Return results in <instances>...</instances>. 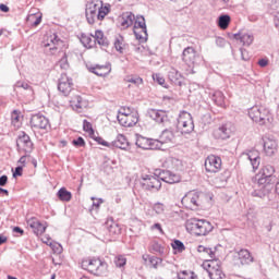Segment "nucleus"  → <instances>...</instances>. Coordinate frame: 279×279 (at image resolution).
Instances as JSON below:
<instances>
[{"label": "nucleus", "instance_id": "774afa93", "mask_svg": "<svg viewBox=\"0 0 279 279\" xmlns=\"http://www.w3.org/2000/svg\"><path fill=\"white\" fill-rule=\"evenodd\" d=\"M275 25L279 28V12L275 15Z\"/></svg>", "mask_w": 279, "mask_h": 279}, {"label": "nucleus", "instance_id": "ddd939ff", "mask_svg": "<svg viewBox=\"0 0 279 279\" xmlns=\"http://www.w3.org/2000/svg\"><path fill=\"white\" fill-rule=\"evenodd\" d=\"M205 169L207 173H219L221 171V158L210 155L205 160Z\"/></svg>", "mask_w": 279, "mask_h": 279}, {"label": "nucleus", "instance_id": "f3484780", "mask_svg": "<svg viewBox=\"0 0 279 279\" xmlns=\"http://www.w3.org/2000/svg\"><path fill=\"white\" fill-rule=\"evenodd\" d=\"M162 167L172 171H182L184 169V162L175 157H167L162 162Z\"/></svg>", "mask_w": 279, "mask_h": 279}, {"label": "nucleus", "instance_id": "864d4df0", "mask_svg": "<svg viewBox=\"0 0 279 279\" xmlns=\"http://www.w3.org/2000/svg\"><path fill=\"white\" fill-rule=\"evenodd\" d=\"M83 130L84 132H88L89 134H93V124H90V122H88V120H84L83 121Z\"/></svg>", "mask_w": 279, "mask_h": 279}, {"label": "nucleus", "instance_id": "69168bd1", "mask_svg": "<svg viewBox=\"0 0 279 279\" xmlns=\"http://www.w3.org/2000/svg\"><path fill=\"white\" fill-rule=\"evenodd\" d=\"M41 241L46 243V245H51V238L49 236H45L44 239H41Z\"/></svg>", "mask_w": 279, "mask_h": 279}, {"label": "nucleus", "instance_id": "4be33fe9", "mask_svg": "<svg viewBox=\"0 0 279 279\" xmlns=\"http://www.w3.org/2000/svg\"><path fill=\"white\" fill-rule=\"evenodd\" d=\"M43 45L44 47H50V51H56L62 45V41L58 38V35L52 34L44 39Z\"/></svg>", "mask_w": 279, "mask_h": 279}, {"label": "nucleus", "instance_id": "423d86ee", "mask_svg": "<svg viewBox=\"0 0 279 279\" xmlns=\"http://www.w3.org/2000/svg\"><path fill=\"white\" fill-rule=\"evenodd\" d=\"M16 147L19 154H26V156H29V154L34 151V143L32 142L29 135H27L25 132L20 134L16 141Z\"/></svg>", "mask_w": 279, "mask_h": 279}, {"label": "nucleus", "instance_id": "20e7f679", "mask_svg": "<svg viewBox=\"0 0 279 279\" xmlns=\"http://www.w3.org/2000/svg\"><path fill=\"white\" fill-rule=\"evenodd\" d=\"M178 129L181 134H191L195 130V124L193 123V116L186 111H182L178 119Z\"/></svg>", "mask_w": 279, "mask_h": 279}, {"label": "nucleus", "instance_id": "052dcab7", "mask_svg": "<svg viewBox=\"0 0 279 279\" xmlns=\"http://www.w3.org/2000/svg\"><path fill=\"white\" fill-rule=\"evenodd\" d=\"M27 156H29V155L24 154V155L19 159L20 165H23V167H25V162H26V160H27Z\"/></svg>", "mask_w": 279, "mask_h": 279}, {"label": "nucleus", "instance_id": "0eeeda50", "mask_svg": "<svg viewBox=\"0 0 279 279\" xmlns=\"http://www.w3.org/2000/svg\"><path fill=\"white\" fill-rule=\"evenodd\" d=\"M142 189L144 191H160L162 187V183L160 182V179L158 175H151V174H144L142 175Z\"/></svg>", "mask_w": 279, "mask_h": 279}, {"label": "nucleus", "instance_id": "aec40b11", "mask_svg": "<svg viewBox=\"0 0 279 279\" xmlns=\"http://www.w3.org/2000/svg\"><path fill=\"white\" fill-rule=\"evenodd\" d=\"M117 119L123 128H134L138 123V113L131 116H117Z\"/></svg>", "mask_w": 279, "mask_h": 279}, {"label": "nucleus", "instance_id": "37998d69", "mask_svg": "<svg viewBox=\"0 0 279 279\" xmlns=\"http://www.w3.org/2000/svg\"><path fill=\"white\" fill-rule=\"evenodd\" d=\"M275 171L276 170L274 169V166L267 165L263 168L262 175H265L266 178H270L271 180H274Z\"/></svg>", "mask_w": 279, "mask_h": 279}, {"label": "nucleus", "instance_id": "b1692460", "mask_svg": "<svg viewBox=\"0 0 279 279\" xmlns=\"http://www.w3.org/2000/svg\"><path fill=\"white\" fill-rule=\"evenodd\" d=\"M111 71H112V68H110V64L96 65V66L89 68V72L94 73L95 75H98V77H105V75H109Z\"/></svg>", "mask_w": 279, "mask_h": 279}, {"label": "nucleus", "instance_id": "a19ab883", "mask_svg": "<svg viewBox=\"0 0 279 279\" xmlns=\"http://www.w3.org/2000/svg\"><path fill=\"white\" fill-rule=\"evenodd\" d=\"M58 197L61 202H71L72 194L71 192L66 191L64 187H61L58 191Z\"/></svg>", "mask_w": 279, "mask_h": 279}, {"label": "nucleus", "instance_id": "dca6fc26", "mask_svg": "<svg viewBox=\"0 0 279 279\" xmlns=\"http://www.w3.org/2000/svg\"><path fill=\"white\" fill-rule=\"evenodd\" d=\"M197 253L201 254L203 258H206L209 263H217V247L210 248L204 245H198Z\"/></svg>", "mask_w": 279, "mask_h": 279}, {"label": "nucleus", "instance_id": "f8f14e48", "mask_svg": "<svg viewBox=\"0 0 279 279\" xmlns=\"http://www.w3.org/2000/svg\"><path fill=\"white\" fill-rule=\"evenodd\" d=\"M219 260L217 262H211L208 264H204V267L207 268V274L210 279H225L226 274H223V270H221V266H219Z\"/></svg>", "mask_w": 279, "mask_h": 279}, {"label": "nucleus", "instance_id": "5701e85b", "mask_svg": "<svg viewBox=\"0 0 279 279\" xmlns=\"http://www.w3.org/2000/svg\"><path fill=\"white\" fill-rule=\"evenodd\" d=\"M197 57V52L195 51L194 47H187L182 52V60L191 66V64L195 63V58Z\"/></svg>", "mask_w": 279, "mask_h": 279}, {"label": "nucleus", "instance_id": "a211bd4d", "mask_svg": "<svg viewBox=\"0 0 279 279\" xmlns=\"http://www.w3.org/2000/svg\"><path fill=\"white\" fill-rule=\"evenodd\" d=\"M263 143L266 156H276L278 153V142L272 137H264Z\"/></svg>", "mask_w": 279, "mask_h": 279}, {"label": "nucleus", "instance_id": "c03bdc74", "mask_svg": "<svg viewBox=\"0 0 279 279\" xmlns=\"http://www.w3.org/2000/svg\"><path fill=\"white\" fill-rule=\"evenodd\" d=\"M131 114H136V112L130 107H122L118 112V117H130Z\"/></svg>", "mask_w": 279, "mask_h": 279}, {"label": "nucleus", "instance_id": "a878e982", "mask_svg": "<svg viewBox=\"0 0 279 279\" xmlns=\"http://www.w3.org/2000/svg\"><path fill=\"white\" fill-rule=\"evenodd\" d=\"M247 160H250L252 168L254 171L260 167V155L256 150H252L248 154H246Z\"/></svg>", "mask_w": 279, "mask_h": 279}, {"label": "nucleus", "instance_id": "680f3d73", "mask_svg": "<svg viewBox=\"0 0 279 279\" xmlns=\"http://www.w3.org/2000/svg\"><path fill=\"white\" fill-rule=\"evenodd\" d=\"M258 64H259V66L265 68V66H267V64H269V61H267V59H260L258 61Z\"/></svg>", "mask_w": 279, "mask_h": 279}, {"label": "nucleus", "instance_id": "9d476101", "mask_svg": "<svg viewBox=\"0 0 279 279\" xmlns=\"http://www.w3.org/2000/svg\"><path fill=\"white\" fill-rule=\"evenodd\" d=\"M182 204L190 210H197L198 206H202V198L198 192H190L182 198Z\"/></svg>", "mask_w": 279, "mask_h": 279}, {"label": "nucleus", "instance_id": "bf43d9fd", "mask_svg": "<svg viewBox=\"0 0 279 279\" xmlns=\"http://www.w3.org/2000/svg\"><path fill=\"white\" fill-rule=\"evenodd\" d=\"M8 184V175L0 177V186H5Z\"/></svg>", "mask_w": 279, "mask_h": 279}, {"label": "nucleus", "instance_id": "1a4fd4ad", "mask_svg": "<svg viewBox=\"0 0 279 279\" xmlns=\"http://www.w3.org/2000/svg\"><path fill=\"white\" fill-rule=\"evenodd\" d=\"M58 90L64 97H69L71 93H75V87H73V78L69 77L66 74H61L58 83Z\"/></svg>", "mask_w": 279, "mask_h": 279}, {"label": "nucleus", "instance_id": "79ce46f5", "mask_svg": "<svg viewBox=\"0 0 279 279\" xmlns=\"http://www.w3.org/2000/svg\"><path fill=\"white\" fill-rule=\"evenodd\" d=\"M114 47L119 51V53H123V49H125V40L123 39V36H116Z\"/></svg>", "mask_w": 279, "mask_h": 279}, {"label": "nucleus", "instance_id": "2f4dec72", "mask_svg": "<svg viewBox=\"0 0 279 279\" xmlns=\"http://www.w3.org/2000/svg\"><path fill=\"white\" fill-rule=\"evenodd\" d=\"M264 107L254 106L248 110V117L254 121L255 123H258L260 121V114L263 112Z\"/></svg>", "mask_w": 279, "mask_h": 279}, {"label": "nucleus", "instance_id": "49530a36", "mask_svg": "<svg viewBox=\"0 0 279 279\" xmlns=\"http://www.w3.org/2000/svg\"><path fill=\"white\" fill-rule=\"evenodd\" d=\"M172 248H173V250H177V252H184L185 246H184V243H182V241H180V240H174V241L172 242Z\"/></svg>", "mask_w": 279, "mask_h": 279}, {"label": "nucleus", "instance_id": "338daca9", "mask_svg": "<svg viewBox=\"0 0 279 279\" xmlns=\"http://www.w3.org/2000/svg\"><path fill=\"white\" fill-rule=\"evenodd\" d=\"M1 12H10V8L5 4H0Z\"/></svg>", "mask_w": 279, "mask_h": 279}, {"label": "nucleus", "instance_id": "0e129e2a", "mask_svg": "<svg viewBox=\"0 0 279 279\" xmlns=\"http://www.w3.org/2000/svg\"><path fill=\"white\" fill-rule=\"evenodd\" d=\"M12 122H13V123L19 122V114L16 113V111H14V112L12 113Z\"/></svg>", "mask_w": 279, "mask_h": 279}, {"label": "nucleus", "instance_id": "c9c22d12", "mask_svg": "<svg viewBox=\"0 0 279 279\" xmlns=\"http://www.w3.org/2000/svg\"><path fill=\"white\" fill-rule=\"evenodd\" d=\"M175 138V135L173 134V131L166 129L161 132V135L159 137V143H171Z\"/></svg>", "mask_w": 279, "mask_h": 279}, {"label": "nucleus", "instance_id": "9b49d317", "mask_svg": "<svg viewBox=\"0 0 279 279\" xmlns=\"http://www.w3.org/2000/svg\"><path fill=\"white\" fill-rule=\"evenodd\" d=\"M234 124L227 122L214 131V137L220 141H227L232 134H234Z\"/></svg>", "mask_w": 279, "mask_h": 279}, {"label": "nucleus", "instance_id": "a18cd8bd", "mask_svg": "<svg viewBox=\"0 0 279 279\" xmlns=\"http://www.w3.org/2000/svg\"><path fill=\"white\" fill-rule=\"evenodd\" d=\"M81 43L82 45H84V47H93V37L88 36V35H82L81 36Z\"/></svg>", "mask_w": 279, "mask_h": 279}, {"label": "nucleus", "instance_id": "6ab92c4d", "mask_svg": "<svg viewBox=\"0 0 279 279\" xmlns=\"http://www.w3.org/2000/svg\"><path fill=\"white\" fill-rule=\"evenodd\" d=\"M158 140H149L143 136H137L135 145L140 149H158Z\"/></svg>", "mask_w": 279, "mask_h": 279}, {"label": "nucleus", "instance_id": "2eb2a0df", "mask_svg": "<svg viewBox=\"0 0 279 279\" xmlns=\"http://www.w3.org/2000/svg\"><path fill=\"white\" fill-rule=\"evenodd\" d=\"M31 126L35 130H49V119L45 116L35 114L31 118Z\"/></svg>", "mask_w": 279, "mask_h": 279}, {"label": "nucleus", "instance_id": "72a5a7b5", "mask_svg": "<svg viewBox=\"0 0 279 279\" xmlns=\"http://www.w3.org/2000/svg\"><path fill=\"white\" fill-rule=\"evenodd\" d=\"M272 122H274V118L271 117V114H269V110L263 107L262 113H260V121H258L257 123L259 125H267V123H272Z\"/></svg>", "mask_w": 279, "mask_h": 279}, {"label": "nucleus", "instance_id": "13d9d810", "mask_svg": "<svg viewBox=\"0 0 279 279\" xmlns=\"http://www.w3.org/2000/svg\"><path fill=\"white\" fill-rule=\"evenodd\" d=\"M17 175H23V167L19 166L15 168V171L13 172V178H16Z\"/></svg>", "mask_w": 279, "mask_h": 279}, {"label": "nucleus", "instance_id": "6e6552de", "mask_svg": "<svg viewBox=\"0 0 279 279\" xmlns=\"http://www.w3.org/2000/svg\"><path fill=\"white\" fill-rule=\"evenodd\" d=\"M134 34L140 43H147V24L143 15L137 16L135 20Z\"/></svg>", "mask_w": 279, "mask_h": 279}, {"label": "nucleus", "instance_id": "412c9836", "mask_svg": "<svg viewBox=\"0 0 279 279\" xmlns=\"http://www.w3.org/2000/svg\"><path fill=\"white\" fill-rule=\"evenodd\" d=\"M159 182H166L167 184H175L180 182V175L172 173L171 171H160L158 174Z\"/></svg>", "mask_w": 279, "mask_h": 279}, {"label": "nucleus", "instance_id": "ea45409f", "mask_svg": "<svg viewBox=\"0 0 279 279\" xmlns=\"http://www.w3.org/2000/svg\"><path fill=\"white\" fill-rule=\"evenodd\" d=\"M271 184H274V179L269 178V177H265L262 174V178L257 179V186L262 187L265 186V189H269V186H271Z\"/></svg>", "mask_w": 279, "mask_h": 279}, {"label": "nucleus", "instance_id": "f704fd0d", "mask_svg": "<svg viewBox=\"0 0 279 279\" xmlns=\"http://www.w3.org/2000/svg\"><path fill=\"white\" fill-rule=\"evenodd\" d=\"M213 101L216 106H219L220 108H223L226 106V97L223 96L222 92H215L211 96Z\"/></svg>", "mask_w": 279, "mask_h": 279}, {"label": "nucleus", "instance_id": "603ef678", "mask_svg": "<svg viewBox=\"0 0 279 279\" xmlns=\"http://www.w3.org/2000/svg\"><path fill=\"white\" fill-rule=\"evenodd\" d=\"M72 145H74V147H85L86 142L84 141V137H77L76 140L72 141Z\"/></svg>", "mask_w": 279, "mask_h": 279}, {"label": "nucleus", "instance_id": "473e14b6", "mask_svg": "<svg viewBox=\"0 0 279 279\" xmlns=\"http://www.w3.org/2000/svg\"><path fill=\"white\" fill-rule=\"evenodd\" d=\"M14 90L16 93L26 90L27 95H34V89L32 88V86H29V84H27L26 82H23V81H19L15 83Z\"/></svg>", "mask_w": 279, "mask_h": 279}, {"label": "nucleus", "instance_id": "4468645a", "mask_svg": "<svg viewBox=\"0 0 279 279\" xmlns=\"http://www.w3.org/2000/svg\"><path fill=\"white\" fill-rule=\"evenodd\" d=\"M26 223H27V227L33 230L36 236H40L45 234L47 230V225L41 223L40 220H38L36 217H32L27 219Z\"/></svg>", "mask_w": 279, "mask_h": 279}, {"label": "nucleus", "instance_id": "de8ad7c7", "mask_svg": "<svg viewBox=\"0 0 279 279\" xmlns=\"http://www.w3.org/2000/svg\"><path fill=\"white\" fill-rule=\"evenodd\" d=\"M58 66H60V69H63L64 71L69 69V59L66 58V53H64L63 57L60 59V61L58 62Z\"/></svg>", "mask_w": 279, "mask_h": 279}, {"label": "nucleus", "instance_id": "393cba45", "mask_svg": "<svg viewBox=\"0 0 279 279\" xmlns=\"http://www.w3.org/2000/svg\"><path fill=\"white\" fill-rule=\"evenodd\" d=\"M233 38L235 40H240L246 47H250V45H252V43H254V35H252L250 33H238V34L233 35Z\"/></svg>", "mask_w": 279, "mask_h": 279}, {"label": "nucleus", "instance_id": "c756f323", "mask_svg": "<svg viewBox=\"0 0 279 279\" xmlns=\"http://www.w3.org/2000/svg\"><path fill=\"white\" fill-rule=\"evenodd\" d=\"M70 104L73 108V110H76L77 112L82 111V108H86V101L81 96H74L71 100Z\"/></svg>", "mask_w": 279, "mask_h": 279}, {"label": "nucleus", "instance_id": "7ed1b4c3", "mask_svg": "<svg viewBox=\"0 0 279 279\" xmlns=\"http://www.w3.org/2000/svg\"><path fill=\"white\" fill-rule=\"evenodd\" d=\"M81 267L94 276H108V264L99 258L83 259Z\"/></svg>", "mask_w": 279, "mask_h": 279}, {"label": "nucleus", "instance_id": "39448f33", "mask_svg": "<svg viewBox=\"0 0 279 279\" xmlns=\"http://www.w3.org/2000/svg\"><path fill=\"white\" fill-rule=\"evenodd\" d=\"M147 114L149 119L155 121L158 125L162 128H169L171 125V120L169 119V112L161 109H148Z\"/></svg>", "mask_w": 279, "mask_h": 279}, {"label": "nucleus", "instance_id": "e2e57ef3", "mask_svg": "<svg viewBox=\"0 0 279 279\" xmlns=\"http://www.w3.org/2000/svg\"><path fill=\"white\" fill-rule=\"evenodd\" d=\"M101 204H104V199L99 198L97 202L93 203V207L94 208H99V206H101Z\"/></svg>", "mask_w": 279, "mask_h": 279}, {"label": "nucleus", "instance_id": "e433bc0d", "mask_svg": "<svg viewBox=\"0 0 279 279\" xmlns=\"http://www.w3.org/2000/svg\"><path fill=\"white\" fill-rule=\"evenodd\" d=\"M267 195H269V187H258L255 189L253 192H252V196L253 197H259V199H264V197H267Z\"/></svg>", "mask_w": 279, "mask_h": 279}, {"label": "nucleus", "instance_id": "4d7b16f0", "mask_svg": "<svg viewBox=\"0 0 279 279\" xmlns=\"http://www.w3.org/2000/svg\"><path fill=\"white\" fill-rule=\"evenodd\" d=\"M126 82H130L131 84H136L137 86L143 84V78L141 77H128Z\"/></svg>", "mask_w": 279, "mask_h": 279}, {"label": "nucleus", "instance_id": "7c9ffc66", "mask_svg": "<svg viewBox=\"0 0 279 279\" xmlns=\"http://www.w3.org/2000/svg\"><path fill=\"white\" fill-rule=\"evenodd\" d=\"M134 21H136V16L134 15V13H125L121 17L120 23L122 27L128 28L134 25Z\"/></svg>", "mask_w": 279, "mask_h": 279}, {"label": "nucleus", "instance_id": "58836bf2", "mask_svg": "<svg viewBox=\"0 0 279 279\" xmlns=\"http://www.w3.org/2000/svg\"><path fill=\"white\" fill-rule=\"evenodd\" d=\"M230 15L228 14H223L220 15L218 17V27H220V29H228V27L230 26Z\"/></svg>", "mask_w": 279, "mask_h": 279}, {"label": "nucleus", "instance_id": "09e8293b", "mask_svg": "<svg viewBox=\"0 0 279 279\" xmlns=\"http://www.w3.org/2000/svg\"><path fill=\"white\" fill-rule=\"evenodd\" d=\"M149 263H150L151 267H154V269H158V265L162 264V258L150 256Z\"/></svg>", "mask_w": 279, "mask_h": 279}, {"label": "nucleus", "instance_id": "f257e3e1", "mask_svg": "<svg viewBox=\"0 0 279 279\" xmlns=\"http://www.w3.org/2000/svg\"><path fill=\"white\" fill-rule=\"evenodd\" d=\"M108 14H110V5L107 4L104 7L100 0H92L85 9V15L89 25L95 24L96 20L104 21Z\"/></svg>", "mask_w": 279, "mask_h": 279}, {"label": "nucleus", "instance_id": "5fc2aeb1", "mask_svg": "<svg viewBox=\"0 0 279 279\" xmlns=\"http://www.w3.org/2000/svg\"><path fill=\"white\" fill-rule=\"evenodd\" d=\"M154 82H157L160 86L165 84V77L160 74H153Z\"/></svg>", "mask_w": 279, "mask_h": 279}, {"label": "nucleus", "instance_id": "6e6d98bb", "mask_svg": "<svg viewBox=\"0 0 279 279\" xmlns=\"http://www.w3.org/2000/svg\"><path fill=\"white\" fill-rule=\"evenodd\" d=\"M125 263H128V259H125V257L123 256H118V258L116 259L117 267H124Z\"/></svg>", "mask_w": 279, "mask_h": 279}, {"label": "nucleus", "instance_id": "bb28decb", "mask_svg": "<svg viewBox=\"0 0 279 279\" xmlns=\"http://www.w3.org/2000/svg\"><path fill=\"white\" fill-rule=\"evenodd\" d=\"M168 77L172 84H175V86H182V84H184V77L175 69H172L169 72Z\"/></svg>", "mask_w": 279, "mask_h": 279}, {"label": "nucleus", "instance_id": "8fccbe9b", "mask_svg": "<svg viewBox=\"0 0 279 279\" xmlns=\"http://www.w3.org/2000/svg\"><path fill=\"white\" fill-rule=\"evenodd\" d=\"M151 250H153V252H156L157 254H160V255L165 254V247L162 245H160L159 243L155 242L151 245Z\"/></svg>", "mask_w": 279, "mask_h": 279}, {"label": "nucleus", "instance_id": "4c0bfd02", "mask_svg": "<svg viewBox=\"0 0 279 279\" xmlns=\"http://www.w3.org/2000/svg\"><path fill=\"white\" fill-rule=\"evenodd\" d=\"M93 39H94V43H98V45H100L102 47L108 46V40L104 36V32H101V31H96Z\"/></svg>", "mask_w": 279, "mask_h": 279}, {"label": "nucleus", "instance_id": "c85d7f7f", "mask_svg": "<svg viewBox=\"0 0 279 279\" xmlns=\"http://www.w3.org/2000/svg\"><path fill=\"white\" fill-rule=\"evenodd\" d=\"M239 259L242 265H250V263H254V257L250 254L247 250H240L238 252Z\"/></svg>", "mask_w": 279, "mask_h": 279}, {"label": "nucleus", "instance_id": "cd10ccee", "mask_svg": "<svg viewBox=\"0 0 279 279\" xmlns=\"http://www.w3.org/2000/svg\"><path fill=\"white\" fill-rule=\"evenodd\" d=\"M113 147H118V149H128L130 147V142L123 134H119L117 138L112 142Z\"/></svg>", "mask_w": 279, "mask_h": 279}, {"label": "nucleus", "instance_id": "3c124183", "mask_svg": "<svg viewBox=\"0 0 279 279\" xmlns=\"http://www.w3.org/2000/svg\"><path fill=\"white\" fill-rule=\"evenodd\" d=\"M153 210L157 215H162L165 213V205H162V203H157L154 205Z\"/></svg>", "mask_w": 279, "mask_h": 279}, {"label": "nucleus", "instance_id": "f03ea898", "mask_svg": "<svg viewBox=\"0 0 279 279\" xmlns=\"http://www.w3.org/2000/svg\"><path fill=\"white\" fill-rule=\"evenodd\" d=\"M185 228L190 234H195V236H206V234L213 232V223L210 221L197 218L186 220Z\"/></svg>", "mask_w": 279, "mask_h": 279}]
</instances>
